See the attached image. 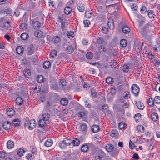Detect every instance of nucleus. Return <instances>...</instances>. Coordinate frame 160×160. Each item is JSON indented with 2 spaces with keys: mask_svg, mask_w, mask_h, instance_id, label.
<instances>
[{
  "mask_svg": "<svg viewBox=\"0 0 160 160\" xmlns=\"http://www.w3.org/2000/svg\"><path fill=\"white\" fill-rule=\"evenodd\" d=\"M118 134V131L115 129H113L111 131L110 135L112 137L116 138Z\"/></svg>",
  "mask_w": 160,
  "mask_h": 160,
  "instance_id": "obj_34",
  "label": "nucleus"
},
{
  "mask_svg": "<svg viewBox=\"0 0 160 160\" xmlns=\"http://www.w3.org/2000/svg\"><path fill=\"white\" fill-rule=\"evenodd\" d=\"M36 122L34 119H31L29 120L28 118H26L24 123L25 127L28 126L29 130L33 129L36 126Z\"/></svg>",
  "mask_w": 160,
  "mask_h": 160,
  "instance_id": "obj_1",
  "label": "nucleus"
},
{
  "mask_svg": "<svg viewBox=\"0 0 160 160\" xmlns=\"http://www.w3.org/2000/svg\"><path fill=\"white\" fill-rule=\"evenodd\" d=\"M117 62L116 60H113L110 62V66L113 68H115L116 67Z\"/></svg>",
  "mask_w": 160,
  "mask_h": 160,
  "instance_id": "obj_51",
  "label": "nucleus"
},
{
  "mask_svg": "<svg viewBox=\"0 0 160 160\" xmlns=\"http://www.w3.org/2000/svg\"><path fill=\"white\" fill-rule=\"evenodd\" d=\"M108 26L110 29L113 30L114 28L113 21L112 18H109L108 20Z\"/></svg>",
  "mask_w": 160,
  "mask_h": 160,
  "instance_id": "obj_10",
  "label": "nucleus"
},
{
  "mask_svg": "<svg viewBox=\"0 0 160 160\" xmlns=\"http://www.w3.org/2000/svg\"><path fill=\"white\" fill-rule=\"evenodd\" d=\"M7 153L4 151H0V158H5L7 157Z\"/></svg>",
  "mask_w": 160,
  "mask_h": 160,
  "instance_id": "obj_45",
  "label": "nucleus"
},
{
  "mask_svg": "<svg viewBox=\"0 0 160 160\" xmlns=\"http://www.w3.org/2000/svg\"><path fill=\"white\" fill-rule=\"evenodd\" d=\"M46 121L42 119L40 120L38 123L39 126L40 127H44L46 124Z\"/></svg>",
  "mask_w": 160,
  "mask_h": 160,
  "instance_id": "obj_35",
  "label": "nucleus"
},
{
  "mask_svg": "<svg viewBox=\"0 0 160 160\" xmlns=\"http://www.w3.org/2000/svg\"><path fill=\"white\" fill-rule=\"evenodd\" d=\"M52 41L54 44H58L60 42L61 39L60 37L56 35L53 37Z\"/></svg>",
  "mask_w": 160,
  "mask_h": 160,
  "instance_id": "obj_12",
  "label": "nucleus"
},
{
  "mask_svg": "<svg viewBox=\"0 0 160 160\" xmlns=\"http://www.w3.org/2000/svg\"><path fill=\"white\" fill-rule=\"evenodd\" d=\"M125 123L123 122H121L119 123L118 124L119 128L121 129L125 128Z\"/></svg>",
  "mask_w": 160,
  "mask_h": 160,
  "instance_id": "obj_57",
  "label": "nucleus"
},
{
  "mask_svg": "<svg viewBox=\"0 0 160 160\" xmlns=\"http://www.w3.org/2000/svg\"><path fill=\"white\" fill-rule=\"evenodd\" d=\"M34 34L36 37L40 38L42 35V32L40 30H37L35 32Z\"/></svg>",
  "mask_w": 160,
  "mask_h": 160,
  "instance_id": "obj_28",
  "label": "nucleus"
},
{
  "mask_svg": "<svg viewBox=\"0 0 160 160\" xmlns=\"http://www.w3.org/2000/svg\"><path fill=\"white\" fill-rule=\"evenodd\" d=\"M105 149L107 152H111L113 150L114 146L111 144H107L106 146Z\"/></svg>",
  "mask_w": 160,
  "mask_h": 160,
  "instance_id": "obj_15",
  "label": "nucleus"
},
{
  "mask_svg": "<svg viewBox=\"0 0 160 160\" xmlns=\"http://www.w3.org/2000/svg\"><path fill=\"white\" fill-rule=\"evenodd\" d=\"M89 100H86L84 101L85 107L87 108H89L91 106V104L89 102Z\"/></svg>",
  "mask_w": 160,
  "mask_h": 160,
  "instance_id": "obj_59",
  "label": "nucleus"
},
{
  "mask_svg": "<svg viewBox=\"0 0 160 160\" xmlns=\"http://www.w3.org/2000/svg\"><path fill=\"white\" fill-rule=\"evenodd\" d=\"M92 13L89 12V11H88L87 10H86L85 12V17L88 18H90L92 16Z\"/></svg>",
  "mask_w": 160,
  "mask_h": 160,
  "instance_id": "obj_53",
  "label": "nucleus"
},
{
  "mask_svg": "<svg viewBox=\"0 0 160 160\" xmlns=\"http://www.w3.org/2000/svg\"><path fill=\"white\" fill-rule=\"evenodd\" d=\"M83 23L84 25V27H88L89 25L90 24V21L88 20H84L83 21Z\"/></svg>",
  "mask_w": 160,
  "mask_h": 160,
  "instance_id": "obj_58",
  "label": "nucleus"
},
{
  "mask_svg": "<svg viewBox=\"0 0 160 160\" xmlns=\"http://www.w3.org/2000/svg\"><path fill=\"white\" fill-rule=\"evenodd\" d=\"M42 119L47 121L49 119V115L48 113H44L42 115Z\"/></svg>",
  "mask_w": 160,
  "mask_h": 160,
  "instance_id": "obj_36",
  "label": "nucleus"
},
{
  "mask_svg": "<svg viewBox=\"0 0 160 160\" xmlns=\"http://www.w3.org/2000/svg\"><path fill=\"white\" fill-rule=\"evenodd\" d=\"M52 144V140L51 139H49L45 142L44 145L46 147H49L51 146Z\"/></svg>",
  "mask_w": 160,
  "mask_h": 160,
  "instance_id": "obj_25",
  "label": "nucleus"
},
{
  "mask_svg": "<svg viewBox=\"0 0 160 160\" xmlns=\"http://www.w3.org/2000/svg\"><path fill=\"white\" fill-rule=\"evenodd\" d=\"M10 126V123L8 122H4L2 127L3 128L6 130L8 129Z\"/></svg>",
  "mask_w": 160,
  "mask_h": 160,
  "instance_id": "obj_32",
  "label": "nucleus"
},
{
  "mask_svg": "<svg viewBox=\"0 0 160 160\" xmlns=\"http://www.w3.org/2000/svg\"><path fill=\"white\" fill-rule=\"evenodd\" d=\"M120 46L122 48L125 47L127 45V41L125 39H122L120 41Z\"/></svg>",
  "mask_w": 160,
  "mask_h": 160,
  "instance_id": "obj_31",
  "label": "nucleus"
},
{
  "mask_svg": "<svg viewBox=\"0 0 160 160\" xmlns=\"http://www.w3.org/2000/svg\"><path fill=\"white\" fill-rule=\"evenodd\" d=\"M148 10L147 8L144 6H141L140 9V12L142 14L145 13L146 12H147Z\"/></svg>",
  "mask_w": 160,
  "mask_h": 160,
  "instance_id": "obj_39",
  "label": "nucleus"
},
{
  "mask_svg": "<svg viewBox=\"0 0 160 160\" xmlns=\"http://www.w3.org/2000/svg\"><path fill=\"white\" fill-rule=\"evenodd\" d=\"M139 87L138 86L135 84H133L131 87V91L134 96L137 97L139 93Z\"/></svg>",
  "mask_w": 160,
  "mask_h": 160,
  "instance_id": "obj_3",
  "label": "nucleus"
},
{
  "mask_svg": "<svg viewBox=\"0 0 160 160\" xmlns=\"http://www.w3.org/2000/svg\"><path fill=\"white\" fill-rule=\"evenodd\" d=\"M74 36V34L72 31H69L67 32V37L70 39H72Z\"/></svg>",
  "mask_w": 160,
  "mask_h": 160,
  "instance_id": "obj_41",
  "label": "nucleus"
},
{
  "mask_svg": "<svg viewBox=\"0 0 160 160\" xmlns=\"http://www.w3.org/2000/svg\"><path fill=\"white\" fill-rule=\"evenodd\" d=\"M154 102L157 104H160V96H155L154 98Z\"/></svg>",
  "mask_w": 160,
  "mask_h": 160,
  "instance_id": "obj_56",
  "label": "nucleus"
},
{
  "mask_svg": "<svg viewBox=\"0 0 160 160\" xmlns=\"http://www.w3.org/2000/svg\"><path fill=\"white\" fill-rule=\"evenodd\" d=\"M141 33L142 36L144 38L147 37V32L145 28H143L141 31Z\"/></svg>",
  "mask_w": 160,
  "mask_h": 160,
  "instance_id": "obj_52",
  "label": "nucleus"
},
{
  "mask_svg": "<svg viewBox=\"0 0 160 160\" xmlns=\"http://www.w3.org/2000/svg\"><path fill=\"white\" fill-rule=\"evenodd\" d=\"M141 117V115L139 113H137L136 114H135V118L136 119V118H138L137 120L136 119V121H137V120L138 121V120L140 119Z\"/></svg>",
  "mask_w": 160,
  "mask_h": 160,
  "instance_id": "obj_64",
  "label": "nucleus"
},
{
  "mask_svg": "<svg viewBox=\"0 0 160 160\" xmlns=\"http://www.w3.org/2000/svg\"><path fill=\"white\" fill-rule=\"evenodd\" d=\"M132 158L135 160H138L139 159V157L137 153H135L133 154Z\"/></svg>",
  "mask_w": 160,
  "mask_h": 160,
  "instance_id": "obj_63",
  "label": "nucleus"
},
{
  "mask_svg": "<svg viewBox=\"0 0 160 160\" xmlns=\"http://www.w3.org/2000/svg\"><path fill=\"white\" fill-rule=\"evenodd\" d=\"M136 130L139 133H142L144 131V128L142 126L138 125L137 127Z\"/></svg>",
  "mask_w": 160,
  "mask_h": 160,
  "instance_id": "obj_26",
  "label": "nucleus"
},
{
  "mask_svg": "<svg viewBox=\"0 0 160 160\" xmlns=\"http://www.w3.org/2000/svg\"><path fill=\"white\" fill-rule=\"evenodd\" d=\"M72 11L71 8L69 6H66L64 8V13L66 15L70 14Z\"/></svg>",
  "mask_w": 160,
  "mask_h": 160,
  "instance_id": "obj_23",
  "label": "nucleus"
},
{
  "mask_svg": "<svg viewBox=\"0 0 160 160\" xmlns=\"http://www.w3.org/2000/svg\"><path fill=\"white\" fill-rule=\"evenodd\" d=\"M148 15L149 18L150 19L154 18L155 17V15L154 13V12L153 10L149 9L147 11Z\"/></svg>",
  "mask_w": 160,
  "mask_h": 160,
  "instance_id": "obj_16",
  "label": "nucleus"
},
{
  "mask_svg": "<svg viewBox=\"0 0 160 160\" xmlns=\"http://www.w3.org/2000/svg\"><path fill=\"white\" fill-rule=\"evenodd\" d=\"M86 58L88 59H91L93 57L92 53L90 52H87L86 54Z\"/></svg>",
  "mask_w": 160,
  "mask_h": 160,
  "instance_id": "obj_54",
  "label": "nucleus"
},
{
  "mask_svg": "<svg viewBox=\"0 0 160 160\" xmlns=\"http://www.w3.org/2000/svg\"><path fill=\"white\" fill-rule=\"evenodd\" d=\"M80 130L81 131L85 132L87 131V124L84 123H81L80 127Z\"/></svg>",
  "mask_w": 160,
  "mask_h": 160,
  "instance_id": "obj_17",
  "label": "nucleus"
},
{
  "mask_svg": "<svg viewBox=\"0 0 160 160\" xmlns=\"http://www.w3.org/2000/svg\"><path fill=\"white\" fill-rule=\"evenodd\" d=\"M60 103L62 105L65 106L68 103V101L66 98L62 99L60 100Z\"/></svg>",
  "mask_w": 160,
  "mask_h": 160,
  "instance_id": "obj_43",
  "label": "nucleus"
},
{
  "mask_svg": "<svg viewBox=\"0 0 160 160\" xmlns=\"http://www.w3.org/2000/svg\"><path fill=\"white\" fill-rule=\"evenodd\" d=\"M63 141L66 146H69L72 143V141L70 139L64 138Z\"/></svg>",
  "mask_w": 160,
  "mask_h": 160,
  "instance_id": "obj_24",
  "label": "nucleus"
},
{
  "mask_svg": "<svg viewBox=\"0 0 160 160\" xmlns=\"http://www.w3.org/2000/svg\"><path fill=\"white\" fill-rule=\"evenodd\" d=\"M16 102L17 104L20 105L23 103V100L22 98L20 97H18L16 98Z\"/></svg>",
  "mask_w": 160,
  "mask_h": 160,
  "instance_id": "obj_30",
  "label": "nucleus"
},
{
  "mask_svg": "<svg viewBox=\"0 0 160 160\" xmlns=\"http://www.w3.org/2000/svg\"><path fill=\"white\" fill-rule=\"evenodd\" d=\"M151 119L154 122H156L158 120L159 117L157 113L153 112L150 115Z\"/></svg>",
  "mask_w": 160,
  "mask_h": 160,
  "instance_id": "obj_11",
  "label": "nucleus"
},
{
  "mask_svg": "<svg viewBox=\"0 0 160 160\" xmlns=\"http://www.w3.org/2000/svg\"><path fill=\"white\" fill-rule=\"evenodd\" d=\"M37 153V152H32L31 153L27 154L26 157L29 160H32L34 158V154H36Z\"/></svg>",
  "mask_w": 160,
  "mask_h": 160,
  "instance_id": "obj_20",
  "label": "nucleus"
},
{
  "mask_svg": "<svg viewBox=\"0 0 160 160\" xmlns=\"http://www.w3.org/2000/svg\"><path fill=\"white\" fill-rule=\"evenodd\" d=\"M148 104L149 105L152 107L154 105V100L153 101L152 99L151 98H149L147 100Z\"/></svg>",
  "mask_w": 160,
  "mask_h": 160,
  "instance_id": "obj_46",
  "label": "nucleus"
},
{
  "mask_svg": "<svg viewBox=\"0 0 160 160\" xmlns=\"http://www.w3.org/2000/svg\"><path fill=\"white\" fill-rule=\"evenodd\" d=\"M66 46V47L64 48L66 52L68 54L72 53L75 50H77V46L75 42H73L72 44H68Z\"/></svg>",
  "mask_w": 160,
  "mask_h": 160,
  "instance_id": "obj_2",
  "label": "nucleus"
},
{
  "mask_svg": "<svg viewBox=\"0 0 160 160\" xmlns=\"http://www.w3.org/2000/svg\"><path fill=\"white\" fill-rule=\"evenodd\" d=\"M105 81L107 83L109 84H111L113 82V79L112 77H108L106 78Z\"/></svg>",
  "mask_w": 160,
  "mask_h": 160,
  "instance_id": "obj_47",
  "label": "nucleus"
},
{
  "mask_svg": "<svg viewBox=\"0 0 160 160\" xmlns=\"http://www.w3.org/2000/svg\"><path fill=\"white\" fill-rule=\"evenodd\" d=\"M54 105L52 102L47 101L46 105L45 106V110L46 111H50L52 109Z\"/></svg>",
  "mask_w": 160,
  "mask_h": 160,
  "instance_id": "obj_9",
  "label": "nucleus"
},
{
  "mask_svg": "<svg viewBox=\"0 0 160 160\" xmlns=\"http://www.w3.org/2000/svg\"><path fill=\"white\" fill-rule=\"evenodd\" d=\"M35 51V46L32 44L30 45L27 49V54L31 55L33 54Z\"/></svg>",
  "mask_w": 160,
  "mask_h": 160,
  "instance_id": "obj_6",
  "label": "nucleus"
},
{
  "mask_svg": "<svg viewBox=\"0 0 160 160\" xmlns=\"http://www.w3.org/2000/svg\"><path fill=\"white\" fill-rule=\"evenodd\" d=\"M80 140L77 138H75L72 141V143L73 146H78L80 144Z\"/></svg>",
  "mask_w": 160,
  "mask_h": 160,
  "instance_id": "obj_27",
  "label": "nucleus"
},
{
  "mask_svg": "<svg viewBox=\"0 0 160 160\" xmlns=\"http://www.w3.org/2000/svg\"><path fill=\"white\" fill-rule=\"evenodd\" d=\"M77 8L78 10L82 12H84L85 9L84 4L80 3L78 4Z\"/></svg>",
  "mask_w": 160,
  "mask_h": 160,
  "instance_id": "obj_14",
  "label": "nucleus"
},
{
  "mask_svg": "<svg viewBox=\"0 0 160 160\" xmlns=\"http://www.w3.org/2000/svg\"><path fill=\"white\" fill-rule=\"evenodd\" d=\"M96 42H97L99 44H105V42L103 39L102 37H99L98 38L96 41Z\"/></svg>",
  "mask_w": 160,
  "mask_h": 160,
  "instance_id": "obj_44",
  "label": "nucleus"
},
{
  "mask_svg": "<svg viewBox=\"0 0 160 160\" xmlns=\"http://www.w3.org/2000/svg\"><path fill=\"white\" fill-rule=\"evenodd\" d=\"M30 23H32V25L35 29L37 28H40L41 27V24L40 22L38 21H36L35 19L31 20Z\"/></svg>",
  "mask_w": 160,
  "mask_h": 160,
  "instance_id": "obj_7",
  "label": "nucleus"
},
{
  "mask_svg": "<svg viewBox=\"0 0 160 160\" xmlns=\"http://www.w3.org/2000/svg\"><path fill=\"white\" fill-rule=\"evenodd\" d=\"M91 129L92 132H96L99 131L100 128L98 125H93L92 126Z\"/></svg>",
  "mask_w": 160,
  "mask_h": 160,
  "instance_id": "obj_21",
  "label": "nucleus"
},
{
  "mask_svg": "<svg viewBox=\"0 0 160 160\" xmlns=\"http://www.w3.org/2000/svg\"><path fill=\"white\" fill-rule=\"evenodd\" d=\"M130 28L126 25H124L122 28V31L125 34L128 33L130 31Z\"/></svg>",
  "mask_w": 160,
  "mask_h": 160,
  "instance_id": "obj_18",
  "label": "nucleus"
},
{
  "mask_svg": "<svg viewBox=\"0 0 160 160\" xmlns=\"http://www.w3.org/2000/svg\"><path fill=\"white\" fill-rule=\"evenodd\" d=\"M59 147L62 149H64L66 148V146L63 143V141H61L59 143Z\"/></svg>",
  "mask_w": 160,
  "mask_h": 160,
  "instance_id": "obj_55",
  "label": "nucleus"
},
{
  "mask_svg": "<svg viewBox=\"0 0 160 160\" xmlns=\"http://www.w3.org/2000/svg\"><path fill=\"white\" fill-rule=\"evenodd\" d=\"M7 146L8 149H11L14 148V143L12 141L9 140L7 142Z\"/></svg>",
  "mask_w": 160,
  "mask_h": 160,
  "instance_id": "obj_13",
  "label": "nucleus"
},
{
  "mask_svg": "<svg viewBox=\"0 0 160 160\" xmlns=\"http://www.w3.org/2000/svg\"><path fill=\"white\" fill-rule=\"evenodd\" d=\"M16 50L17 53L18 54H20L23 53L24 49L22 46H19L17 47Z\"/></svg>",
  "mask_w": 160,
  "mask_h": 160,
  "instance_id": "obj_29",
  "label": "nucleus"
},
{
  "mask_svg": "<svg viewBox=\"0 0 160 160\" xmlns=\"http://www.w3.org/2000/svg\"><path fill=\"white\" fill-rule=\"evenodd\" d=\"M20 37L22 39L25 40H27L29 38V35L27 33H23L21 34Z\"/></svg>",
  "mask_w": 160,
  "mask_h": 160,
  "instance_id": "obj_38",
  "label": "nucleus"
},
{
  "mask_svg": "<svg viewBox=\"0 0 160 160\" xmlns=\"http://www.w3.org/2000/svg\"><path fill=\"white\" fill-rule=\"evenodd\" d=\"M51 66V63L49 61H46L44 62L43 63V68L46 69H48Z\"/></svg>",
  "mask_w": 160,
  "mask_h": 160,
  "instance_id": "obj_22",
  "label": "nucleus"
},
{
  "mask_svg": "<svg viewBox=\"0 0 160 160\" xmlns=\"http://www.w3.org/2000/svg\"><path fill=\"white\" fill-rule=\"evenodd\" d=\"M101 31L103 33H107L108 31V29L107 27H103L102 28Z\"/></svg>",
  "mask_w": 160,
  "mask_h": 160,
  "instance_id": "obj_61",
  "label": "nucleus"
},
{
  "mask_svg": "<svg viewBox=\"0 0 160 160\" xmlns=\"http://www.w3.org/2000/svg\"><path fill=\"white\" fill-rule=\"evenodd\" d=\"M78 117L80 118V119L85 118L86 114L84 112H80L78 114Z\"/></svg>",
  "mask_w": 160,
  "mask_h": 160,
  "instance_id": "obj_49",
  "label": "nucleus"
},
{
  "mask_svg": "<svg viewBox=\"0 0 160 160\" xmlns=\"http://www.w3.org/2000/svg\"><path fill=\"white\" fill-rule=\"evenodd\" d=\"M122 70L123 72L127 73L129 70V67L127 64H124L122 67Z\"/></svg>",
  "mask_w": 160,
  "mask_h": 160,
  "instance_id": "obj_37",
  "label": "nucleus"
},
{
  "mask_svg": "<svg viewBox=\"0 0 160 160\" xmlns=\"http://www.w3.org/2000/svg\"><path fill=\"white\" fill-rule=\"evenodd\" d=\"M19 27L20 29L24 30L27 28L28 26L27 24L25 23H22L20 24Z\"/></svg>",
  "mask_w": 160,
  "mask_h": 160,
  "instance_id": "obj_50",
  "label": "nucleus"
},
{
  "mask_svg": "<svg viewBox=\"0 0 160 160\" xmlns=\"http://www.w3.org/2000/svg\"><path fill=\"white\" fill-rule=\"evenodd\" d=\"M23 75L25 77L28 78L31 75V72L29 69H26L24 71Z\"/></svg>",
  "mask_w": 160,
  "mask_h": 160,
  "instance_id": "obj_33",
  "label": "nucleus"
},
{
  "mask_svg": "<svg viewBox=\"0 0 160 160\" xmlns=\"http://www.w3.org/2000/svg\"><path fill=\"white\" fill-rule=\"evenodd\" d=\"M129 148L131 149H133L134 148L135 146L133 143L130 140L129 142Z\"/></svg>",
  "mask_w": 160,
  "mask_h": 160,
  "instance_id": "obj_62",
  "label": "nucleus"
},
{
  "mask_svg": "<svg viewBox=\"0 0 160 160\" xmlns=\"http://www.w3.org/2000/svg\"><path fill=\"white\" fill-rule=\"evenodd\" d=\"M25 152V151L23 149L20 148L18 151L17 154L19 156H22L23 155V154Z\"/></svg>",
  "mask_w": 160,
  "mask_h": 160,
  "instance_id": "obj_48",
  "label": "nucleus"
},
{
  "mask_svg": "<svg viewBox=\"0 0 160 160\" xmlns=\"http://www.w3.org/2000/svg\"><path fill=\"white\" fill-rule=\"evenodd\" d=\"M10 23V22L2 20L0 23V26L3 30L8 29L11 27Z\"/></svg>",
  "mask_w": 160,
  "mask_h": 160,
  "instance_id": "obj_4",
  "label": "nucleus"
},
{
  "mask_svg": "<svg viewBox=\"0 0 160 160\" xmlns=\"http://www.w3.org/2000/svg\"><path fill=\"white\" fill-rule=\"evenodd\" d=\"M108 106L107 104H104L100 107V109L101 110L103 111L106 109L108 108Z\"/></svg>",
  "mask_w": 160,
  "mask_h": 160,
  "instance_id": "obj_60",
  "label": "nucleus"
},
{
  "mask_svg": "<svg viewBox=\"0 0 160 160\" xmlns=\"http://www.w3.org/2000/svg\"><path fill=\"white\" fill-rule=\"evenodd\" d=\"M145 134L147 138H149L150 139L152 140L154 137L153 133L149 131H146L145 132Z\"/></svg>",
  "mask_w": 160,
  "mask_h": 160,
  "instance_id": "obj_19",
  "label": "nucleus"
},
{
  "mask_svg": "<svg viewBox=\"0 0 160 160\" xmlns=\"http://www.w3.org/2000/svg\"><path fill=\"white\" fill-rule=\"evenodd\" d=\"M13 125L15 127L20 126V122L18 119H15L12 121Z\"/></svg>",
  "mask_w": 160,
  "mask_h": 160,
  "instance_id": "obj_42",
  "label": "nucleus"
},
{
  "mask_svg": "<svg viewBox=\"0 0 160 160\" xmlns=\"http://www.w3.org/2000/svg\"><path fill=\"white\" fill-rule=\"evenodd\" d=\"M36 79L38 82L42 83L44 82V78L42 75H40L37 76Z\"/></svg>",
  "mask_w": 160,
  "mask_h": 160,
  "instance_id": "obj_40",
  "label": "nucleus"
},
{
  "mask_svg": "<svg viewBox=\"0 0 160 160\" xmlns=\"http://www.w3.org/2000/svg\"><path fill=\"white\" fill-rule=\"evenodd\" d=\"M135 104L137 108L140 110H142L144 108L143 103L140 100L135 101Z\"/></svg>",
  "mask_w": 160,
  "mask_h": 160,
  "instance_id": "obj_8",
  "label": "nucleus"
},
{
  "mask_svg": "<svg viewBox=\"0 0 160 160\" xmlns=\"http://www.w3.org/2000/svg\"><path fill=\"white\" fill-rule=\"evenodd\" d=\"M93 145L92 143H85L81 147V151L83 152H87L89 150V147Z\"/></svg>",
  "mask_w": 160,
  "mask_h": 160,
  "instance_id": "obj_5",
  "label": "nucleus"
}]
</instances>
